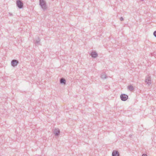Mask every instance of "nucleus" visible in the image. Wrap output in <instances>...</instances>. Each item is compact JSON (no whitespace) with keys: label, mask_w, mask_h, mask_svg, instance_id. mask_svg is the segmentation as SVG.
<instances>
[{"label":"nucleus","mask_w":156,"mask_h":156,"mask_svg":"<svg viewBox=\"0 0 156 156\" xmlns=\"http://www.w3.org/2000/svg\"><path fill=\"white\" fill-rule=\"evenodd\" d=\"M154 35L156 37V30L153 33Z\"/></svg>","instance_id":"ddd939ff"},{"label":"nucleus","mask_w":156,"mask_h":156,"mask_svg":"<svg viewBox=\"0 0 156 156\" xmlns=\"http://www.w3.org/2000/svg\"><path fill=\"white\" fill-rule=\"evenodd\" d=\"M19 63V61L16 59L12 60L11 62V65L13 67L17 66Z\"/></svg>","instance_id":"39448f33"},{"label":"nucleus","mask_w":156,"mask_h":156,"mask_svg":"<svg viewBox=\"0 0 156 156\" xmlns=\"http://www.w3.org/2000/svg\"><path fill=\"white\" fill-rule=\"evenodd\" d=\"M120 21H123L124 20V19L123 18V17H121L120 18Z\"/></svg>","instance_id":"4468645a"},{"label":"nucleus","mask_w":156,"mask_h":156,"mask_svg":"<svg viewBox=\"0 0 156 156\" xmlns=\"http://www.w3.org/2000/svg\"><path fill=\"white\" fill-rule=\"evenodd\" d=\"M145 82L147 84L149 85L151 83V77L149 75L146 76V79L145 80Z\"/></svg>","instance_id":"20e7f679"},{"label":"nucleus","mask_w":156,"mask_h":156,"mask_svg":"<svg viewBox=\"0 0 156 156\" xmlns=\"http://www.w3.org/2000/svg\"><path fill=\"white\" fill-rule=\"evenodd\" d=\"M39 5L44 11H45L47 9L46 2L44 0H39Z\"/></svg>","instance_id":"f257e3e1"},{"label":"nucleus","mask_w":156,"mask_h":156,"mask_svg":"<svg viewBox=\"0 0 156 156\" xmlns=\"http://www.w3.org/2000/svg\"><path fill=\"white\" fill-rule=\"evenodd\" d=\"M128 88L130 91H132L134 89L133 87L131 85L129 86L128 87Z\"/></svg>","instance_id":"f8f14e48"},{"label":"nucleus","mask_w":156,"mask_h":156,"mask_svg":"<svg viewBox=\"0 0 156 156\" xmlns=\"http://www.w3.org/2000/svg\"><path fill=\"white\" fill-rule=\"evenodd\" d=\"M142 156H147V155L145 154H143Z\"/></svg>","instance_id":"2eb2a0df"},{"label":"nucleus","mask_w":156,"mask_h":156,"mask_svg":"<svg viewBox=\"0 0 156 156\" xmlns=\"http://www.w3.org/2000/svg\"><path fill=\"white\" fill-rule=\"evenodd\" d=\"M9 14L10 15V16H12V14L10 13H9Z\"/></svg>","instance_id":"dca6fc26"},{"label":"nucleus","mask_w":156,"mask_h":156,"mask_svg":"<svg viewBox=\"0 0 156 156\" xmlns=\"http://www.w3.org/2000/svg\"><path fill=\"white\" fill-rule=\"evenodd\" d=\"M40 39L39 37H38V39L35 41V44L36 45H38L39 44V42L40 41Z\"/></svg>","instance_id":"9b49d317"},{"label":"nucleus","mask_w":156,"mask_h":156,"mask_svg":"<svg viewBox=\"0 0 156 156\" xmlns=\"http://www.w3.org/2000/svg\"><path fill=\"white\" fill-rule=\"evenodd\" d=\"M90 55L92 58H96L98 56L97 53L95 51H92L90 54Z\"/></svg>","instance_id":"423d86ee"},{"label":"nucleus","mask_w":156,"mask_h":156,"mask_svg":"<svg viewBox=\"0 0 156 156\" xmlns=\"http://www.w3.org/2000/svg\"><path fill=\"white\" fill-rule=\"evenodd\" d=\"M17 6L19 9H22L23 7V4L22 1L20 0H17L16 2Z\"/></svg>","instance_id":"f03ea898"},{"label":"nucleus","mask_w":156,"mask_h":156,"mask_svg":"<svg viewBox=\"0 0 156 156\" xmlns=\"http://www.w3.org/2000/svg\"><path fill=\"white\" fill-rule=\"evenodd\" d=\"M53 133L55 136H58L60 133V131L59 129L55 128L54 129Z\"/></svg>","instance_id":"0eeeda50"},{"label":"nucleus","mask_w":156,"mask_h":156,"mask_svg":"<svg viewBox=\"0 0 156 156\" xmlns=\"http://www.w3.org/2000/svg\"><path fill=\"white\" fill-rule=\"evenodd\" d=\"M112 156H120V154L118 151L114 150L112 152Z\"/></svg>","instance_id":"6e6552de"},{"label":"nucleus","mask_w":156,"mask_h":156,"mask_svg":"<svg viewBox=\"0 0 156 156\" xmlns=\"http://www.w3.org/2000/svg\"><path fill=\"white\" fill-rule=\"evenodd\" d=\"M120 97L122 101H125L128 99V96L125 94H122L121 95Z\"/></svg>","instance_id":"7ed1b4c3"},{"label":"nucleus","mask_w":156,"mask_h":156,"mask_svg":"<svg viewBox=\"0 0 156 156\" xmlns=\"http://www.w3.org/2000/svg\"><path fill=\"white\" fill-rule=\"evenodd\" d=\"M60 83L61 84H65L66 83V80L63 78H61L60 79Z\"/></svg>","instance_id":"1a4fd4ad"},{"label":"nucleus","mask_w":156,"mask_h":156,"mask_svg":"<svg viewBox=\"0 0 156 156\" xmlns=\"http://www.w3.org/2000/svg\"><path fill=\"white\" fill-rule=\"evenodd\" d=\"M101 78L103 79H106L107 77L105 73H102L101 75Z\"/></svg>","instance_id":"9d476101"}]
</instances>
